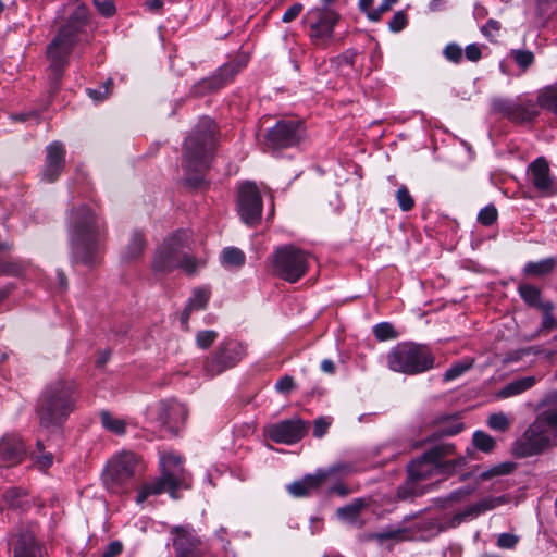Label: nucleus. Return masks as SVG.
<instances>
[{
    "instance_id": "1",
    "label": "nucleus",
    "mask_w": 557,
    "mask_h": 557,
    "mask_svg": "<svg viewBox=\"0 0 557 557\" xmlns=\"http://www.w3.org/2000/svg\"><path fill=\"white\" fill-rule=\"evenodd\" d=\"M88 22L89 12L85 4L77 5L66 18L57 16V34L46 48V58L49 63L47 73L50 92L58 90L63 74L69 66L70 55Z\"/></svg>"
},
{
    "instance_id": "2",
    "label": "nucleus",
    "mask_w": 557,
    "mask_h": 557,
    "mask_svg": "<svg viewBox=\"0 0 557 557\" xmlns=\"http://www.w3.org/2000/svg\"><path fill=\"white\" fill-rule=\"evenodd\" d=\"M69 232L74 258L92 263L104 238V224L88 207L74 208L69 215Z\"/></svg>"
},
{
    "instance_id": "3",
    "label": "nucleus",
    "mask_w": 557,
    "mask_h": 557,
    "mask_svg": "<svg viewBox=\"0 0 557 557\" xmlns=\"http://www.w3.org/2000/svg\"><path fill=\"white\" fill-rule=\"evenodd\" d=\"M215 123L210 117H202L185 140L183 165L186 181L194 187L202 183L203 173L209 168L215 144Z\"/></svg>"
},
{
    "instance_id": "4",
    "label": "nucleus",
    "mask_w": 557,
    "mask_h": 557,
    "mask_svg": "<svg viewBox=\"0 0 557 557\" xmlns=\"http://www.w3.org/2000/svg\"><path fill=\"white\" fill-rule=\"evenodd\" d=\"M186 242L187 234L185 232H177L164 239L154 255V271L168 274L175 269H181L188 275L196 273L203 262L188 253Z\"/></svg>"
},
{
    "instance_id": "5",
    "label": "nucleus",
    "mask_w": 557,
    "mask_h": 557,
    "mask_svg": "<svg viewBox=\"0 0 557 557\" xmlns=\"http://www.w3.org/2000/svg\"><path fill=\"white\" fill-rule=\"evenodd\" d=\"M161 475L151 483L143 485L137 494V504H143L150 495H159L168 492L172 498H176L180 488L189 487V475L182 465V458L174 454H165L161 457Z\"/></svg>"
},
{
    "instance_id": "6",
    "label": "nucleus",
    "mask_w": 557,
    "mask_h": 557,
    "mask_svg": "<svg viewBox=\"0 0 557 557\" xmlns=\"http://www.w3.org/2000/svg\"><path fill=\"white\" fill-rule=\"evenodd\" d=\"M74 383L58 381L49 385L38 403V416L41 426L60 424L74 408Z\"/></svg>"
},
{
    "instance_id": "7",
    "label": "nucleus",
    "mask_w": 557,
    "mask_h": 557,
    "mask_svg": "<svg viewBox=\"0 0 557 557\" xmlns=\"http://www.w3.org/2000/svg\"><path fill=\"white\" fill-rule=\"evenodd\" d=\"M388 368L395 372L416 375L431 370L435 357L425 345L401 343L387 355Z\"/></svg>"
},
{
    "instance_id": "8",
    "label": "nucleus",
    "mask_w": 557,
    "mask_h": 557,
    "mask_svg": "<svg viewBox=\"0 0 557 557\" xmlns=\"http://www.w3.org/2000/svg\"><path fill=\"white\" fill-rule=\"evenodd\" d=\"M454 449L455 446L453 444H441L424 453L423 456L413 460L409 465L408 474L410 480L418 482L432 476L436 472H455L457 468H460L466 463V459L463 457L442 462V459L451 455Z\"/></svg>"
},
{
    "instance_id": "9",
    "label": "nucleus",
    "mask_w": 557,
    "mask_h": 557,
    "mask_svg": "<svg viewBox=\"0 0 557 557\" xmlns=\"http://www.w3.org/2000/svg\"><path fill=\"white\" fill-rule=\"evenodd\" d=\"M311 260L309 252L294 245L278 247L271 257L273 273L289 283H296L307 273Z\"/></svg>"
},
{
    "instance_id": "10",
    "label": "nucleus",
    "mask_w": 557,
    "mask_h": 557,
    "mask_svg": "<svg viewBox=\"0 0 557 557\" xmlns=\"http://www.w3.org/2000/svg\"><path fill=\"white\" fill-rule=\"evenodd\" d=\"M138 462V457L131 451H124L112 457L102 474V481L107 490L115 494L127 492Z\"/></svg>"
},
{
    "instance_id": "11",
    "label": "nucleus",
    "mask_w": 557,
    "mask_h": 557,
    "mask_svg": "<svg viewBox=\"0 0 557 557\" xmlns=\"http://www.w3.org/2000/svg\"><path fill=\"white\" fill-rule=\"evenodd\" d=\"M305 138L301 122L295 120L278 121L264 136L267 149L278 150L298 145Z\"/></svg>"
},
{
    "instance_id": "12",
    "label": "nucleus",
    "mask_w": 557,
    "mask_h": 557,
    "mask_svg": "<svg viewBox=\"0 0 557 557\" xmlns=\"http://www.w3.org/2000/svg\"><path fill=\"white\" fill-rule=\"evenodd\" d=\"M309 25V37L319 47H327L333 39V30L338 15L329 9H311L305 16Z\"/></svg>"
},
{
    "instance_id": "13",
    "label": "nucleus",
    "mask_w": 557,
    "mask_h": 557,
    "mask_svg": "<svg viewBox=\"0 0 557 557\" xmlns=\"http://www.w3.org/2000/svg\"><path fill=\"white\" fill-rule=\"evenodd\" d=\"M262 198L255 183L246 182L238 190L237 210L247 225L259 223L262 216Z\"/></svg>"
},
{
    "instance_id": "14",
    "label": "nucleus",
    "mask_w": 557,
    "mask_h": 557,
    "mask_svg": "<svg viewBox=\"0 0 557 557\" xmlns=\"http://www.w3.org/2000/svg\"><path fill=\"white\" fill-rule=\"evenodd\" d=\"M245 356V348L237 342H224L216 349L211 359L205 361V371L210 376H215L225 370L236 366Z\"/></svg>"
},
{
    "instance_id": "15",
    "label": "nucleus",
    "mask_w": 557,
    "mask_h": 557,
    "mask_svg": "<svg viewBox=\"0 0 557 557\" xmlns=\"http://www.w3.org/2000/svg\"><path fill=\"white\" fill-rule=\"evenodd\" d=\"M555 435L553 431L536 418L517 443L516 451L519 456H533L548 447Z\"/></svg>"
},
{
    "instance_id": "16",
    "label": "nucleus",
    "mask_w": 557,
    "mask_h": 557,
    "mask_svg": "<svg viewBox=\"0 0 557 557\" xmlns=\"http://www.w3.org/2000/svg\"><path fill=\"white\" fill-rule=\"evenodd\" d=\"M527 180L541 196L557 195V180L550 174L549 164L544 157H539L529 164Z\"/></svg>"
},
{
    "instance_id": "17",
    "label": "nucleus",
    "mask_w": 557,
    "mask_h": 557,
    "mask_svg": "<svg viewBox=\"0 0 557 557\" xmlns=\"http://www.w3.org/2000/svg\"><path fill=\"white\" fill-rule=\"evenodd\" d=\"M171 534L177 557H202L206 554L201 540L190 527H174Z\"/></svg>"
},
{
    "instance_id": "18",
    "label": "nucleus",
    "mask_w": 557,
    "mask_h": 557,
    "mask_svg": "<svg viewBox=\"0 0 557 557\" xmlns=\"http://www.w3.org/2000/svg\"><path fill=\"white\" fill-rule=\"evenodd\" d=\"M268 436L275 443L294 444L306 434V426L299 419L284 420L267 428Z\"/></svg>"
},
{
    "instance_id": "19",
    "label": "nucleus",
    "mask_w": 557,
    "mask_h": 557,
    "mask_svg": "<svg viewBox=\"0 0 557 557\" xmlns=\"http://www.w3.org/2000/svg\"><path fill=\"white\" fill-rule=\"evenodd\" d=\"M493 108L510 121L518 123L529 122L537 115L535 106L531 101L495 100Z\"/></svg>"
},
{
    "instance_id": "20",
    "label": "nucleus",
    "mask_w": 557,
    "mask_h": 557,
    "mask_svg": "<svg viewBox=\"0 0 557 557\" xmlns=\"http://www.w3.org/2000/svg\"><path fill=\"white\" fill-rule=\"evenodd\" d=\"M12 545L14 557H44L42 545L36 539V525L21 528Z\"/></svg>"
},
{
    "instance_id": "21",
    "label": "nucleus",
    "mask_w": 557,
    "mask_h": 557,
    "mask_svg": "<svg viewBox=\"0 0 557 557\" xmlns=\"http://www.w3.org/2000/svg\"><path fill=\"white\" fill-rule=\"evenodd\" d=\"M65 165V148L62 143L53 141L46 148V161L41 177L47 183L55 182Z\"/></svg>"
},
{
    "instance_id": "22",
    "label": "nucleus",
    "mask_w": 557,
    "mask_h": 557,
    "mask_svg": "<svg viewBox=\"0 0 557 557\" xmlns=\"http://www.w3.org/2000/svg\"><path fill=\"white\" fill-rule=\"evenodd\" d=\"M335 470H318L313 474H307L301 480L287 486V491L294 497H306L319 490Z\"/></svg>"
},
{
    "instance_id": "23",
    "label": "nucleus",
    "mask_w": 557,
    "mask_h": 557,
    "mask_svg": "<svg viewBox=\"0 0 557 557\" xmlns=\"http://www.w3.org/2000/svg\"><path fill=\"white\" fill-rule=\"evenodd\" d=\"M506 503L505 497H484L479 502L466 507L462 511L456 513L449 522V525L455 528L461 522L474 519L487 510H492Z\"/></svg>"
},
{
    "instance_id": "24",
    "label": "nucleus",
    "mask_w": 557,
    "mask_h": 557,
    "mask_svg": "<svg viewBox=\"0 0 557 557\" xmlns=\"http://www.w3.org/2000/svg\"><path fill=\"white\" fill-rule=\"evenodd\" d=\"M187 410L184 405L172 401L161 403L158 419L163 428L176 434L178 426L184 423Z\"/></svg>"
},
{
    "instance_id": "25",
    "label": "nucleus",
    "mask_w": 557,
    "mask_h": 557,
    "mask_svg": "<svg viewBox=\"0 0 557 557\" xmlns=\"http://www.w3.org/2000/svg\"><path fill=\"white\" fill-rule=\"evenodd\" d=\"M26 448L17 435H5L0 442V466H14L22 461Z\"/></svg>"
},
{
    "instance_id": "26",
    "label": "nucleus",
    "mask_w": 557,
    "mask_h": 557,
    "mask_svg": "<svg viewBox=\"0 0 557 557\" xmlns=\"http://www.w3.org/2000/svg\"><path fill=\"white\" fill-rule=\"evenodd\" d=\"M413 532L411 529L406 527H387L380 532L370 533L367 535V540L376 541L384 543L386 541H393L395 543L411 540Z\"/></svg>"
},
{
    "instance_id": "27",
    "label": "nucleus",
    "mask_w": 557,
    "mask_h": 557,
    "mask_svg": "<svg viewBox=\"0 0 557 557\" xmlns=\"http://www.w3.org/2000/svg\"><path fill=\"white\" fill-rule=\"evenodd\" d=\"M536 380L534 376H525L513 382H510L498 392V397L508 398L511 396L519 395L535 384Z\"/></svg>"
},
{
    "instance_id": "28",
    "label": "nucleus",
    "mask_w": 557,
    "mask_h": 557,
    "mask_svg": "<svg viewBox=\"0 0 557 557\" xmlns=\"http://www.w3.org/2000/svg\"><path fill=\"white\" fill-rule=\"evenodd\" d=\"M145 248L144 235L140 232H134L131 236L128 245L122 252V259L125 262H131L139 258Z\"/></svg>"
},
{
    "instance_id": "29",
    "label": "nucleus",
    "mask_w": 557,
    "mask_h": 557,
    "mask_svg": "<svg viewBox=\"0 0 557 557\" xmlns=\"http://www.w3.org/2000/svg\"><path fill=\"white\" fill-rule=\"evenodd\" d=\"M537 104L557 117V86L542 89L537 96Z\"/></svg>"
},
{
    "instance_id": "30",
    "label": "nucleus",
    "mask_w": 557,
    "mask_h": 557,
    "mask_svg": "<svg viewBox=\"0 0 557 557\" xmlns=\"http://www.w3.org/2000/svg\"><path fill=\"white\" fill-rule=\"evenodd\" d=\"M239 66L234 63H228L222 66L219 74L213 78V82H203L205 86L209 88H221L238 73Z\"/></svg>"
},
{
    "instance_id": "31",
    "label": "nucleus",
    "mask_w": 557,
    "mask_h": 557,
    "mask_svg": "<svg viewBox=\"0 0 557 557\" xmlns=\"http://www.w3.org/2000/svg\"><path fill=\"white\" fill-rule=\"evenodd\" d=\"M100 420H101L102 426L107 431H109L115 435L125 434L127 423L124 419L115 417L108 411H102L100 413Z\"/></svg>"
},
{
    "instance_id": "32",
    "label": "nucleus",
    "mask_w": 557,
    "mask_h": 557,
    "mask_svg": "<svg viewBox=\"0 0 557 557\" xmlns=\"http://www.w3.org/2000/svg\"><path fill=\"white\" fill-rule=\"evenodd\" d=\"M556 261L554 258H547L537 262H529L524 265V273L532 276H542L553 271Z\"/></svg>"
},
{
    "instance_id": "33",
    "label": "nucleus",
    "mask_w": 557,
    "mask_h": 557,
    "mask_svg": "<svg viewBox=\"0 0 557 557\" xmlns=\"http://www.w3.org/2000/svg\"><path fill=\"white\" fill-rule=\"evenodd\" d=\"M30 456L35 466L39 470H47L53 463V455L49 451H45V447L41 441H37L36 449L32 451Z\"/></svg>"
},
{
    "instance_id": "34",
    "label": "nucleus",
    "mask_w": 557,
    "mask_h": 557,
    "mask_svg": "<svg viewBox=\"0 0 557 557\" xmlns=\"http://www.w3.org/2000/svg\"><path fill=\"white\" fill-rule=\"evenodd\" d=\"M222 264L227 268H239L245 263L244 252L235 247L224 248L221 253Z\"/></svg>"
},
{
    "instance_id": "35",
    "label": "nucleus",
    "mask_w": 557,
    "mask_h": 557,
    "mask_svg": "<svg viewBox=\"0 0 557 557\" xmlns=\"http://www.w3.org/2000/svg\"><path fill=\"white\" fill-rule=\"evenodd\" d=\"M474 359L473 358H465L458 362H455L449 367L444 375L443 380L445 382L453 381L459 376H461L463 373H466L468 370H470L473 367Z\"/></svg>"
},
{
    "instance_id": "36",
    "label": "nucleus",
    "mask_w": 557,
    "mask_h": 557,
    "mask_svg": "<svg viewBox=\"0 0 557 557\" xmlns=\"http://www.w3.org/2000/svg\"><path fill=\"white\" fill-rule=\"evenodd\" d=\"M363 506L364 502L362 499H356L354 503L338 508L337 516L344 521L356 522Z\"/></svg>"
},
{
    "instance_id": "37",
    "label": "nucleus",
    "mask_w": 557,
    "mask_h": 557,
    "mask_svg": "<svg viewBox=\"0 0 557 557\" xmlns=\"http://www.w3.org/2000/svg\"><path fill=\"white\" fill-rule=\"evenodd\" d=\"M472 441L473 445L484 453H491L495 447V440L483 431H476Z\"/></svg>"
},
{
    "instance_id": "38",
    "label": "nucleus",
    "mask_w": 557,
    "mask_h": 557,
    "mask_svg": "<svg viewBox=\"0 0 557 557\" xmlns=\"http://www.w3.org/2000/svg\"><path fill=\"white\" fill-rule=\"evenodd\" d=\"M519 294L521 298L529 305L539 308L540 301V289L533 285L523 284L519 286Z\"/></svg>"
},
{
    "instance_id": "39",
    "label": "nucleus",
    "mask_w": 557,
    "mask_h": 557,
    "mask_svg": "<svg viewBox=\"0 0 557 557\" xmlns=\"http://www.w3.org/2000/svg\"><path fill=\"white\" fill-rule=\"evenodd\" d=\"M463 423L458 419L446 418L438 429L441 436H453L460 433L463 430Z\"/></svg>"
},
{
    "instance_id": "40",
    "label": "nucleus",
    "mask_w": 557,
    "mask_h": 557,
    "mask_svg": "<svg viewBox=\"0 0 557 557\" xmlns=\"http://www.w3.org/2000/svg\"><path fill=\"white\" fill-rule=\"evenodd\" d=\"M395 196L397 203L403 211H410L414 207V199L405 185L398 187Z\"/></svg>"
},
{
    "instance_id": "41",
    "label": "nucleus",
    "mask_w": 557,
    "mask_h": 557,
    "mask_svg": "<svg viewBox=\"0 0 557 557\" xmlns=\"http://www.w3.org/2000/svg\"><path fill=\"white\" fill-rule=\"evenodd\" d=\"M539 308L543 312L542 329L550 331L556 327V320L553 315L554 306L550 301L539 305Z\"/></svg>"
},
{
    "instance_id": "42",
    "label": "nucleus",
    "mask_w": 557,
    "mask_h": 557,
    "mask_svg": "<svg viewBox=\"0 0 557 557\" xmlns=\"http://www.w3.org/2000/svg\"><path fill=\"white\" fill-rule=\"evenodd\" d=\"M510 54L518 64V66L521 67L522 70H527L534 62V54L529 50L517 49L512 50Z\"/></svg>"
},
{
    "instance_id": "43",
    "label": "nucleus",
    "mask_w": 557,
    "mask_h": 557,
    "mask_svg": "<svg viewBox=\"0 0 557 557\" xmlns=\"http://www.w3.org/2000/svg\"><path fill=\"white\" fill-rule=\"evenodd\" d=\"M487 425L495 431L504 432L509 428L510 421L504 412H496L488 417Z\"/></svg>"
},
{
    "instance_id": "44",
    "label": "nucleus",
    "mask_w": 557,
    "mask_h": 557,
    "mask_svg": "<svg viewBox=\"0 0 557 557\" xmlns=\"http://www.w3.org/2000/svg\"><path fill=\"white\" fill-rule=\"evenodd\" d=\"M209 300V293L206 289H196L189 298L187 306L193 310H202Z\"/></svg>"
},
{
    "instance_id": "45",
    "label": "nucleus",
    "mask_w": 557,
    "mask_h": 557,
    "mask_svg": "<svg viewBox=\"0 0 557 557\" xmlns=\"http://www.w3.org/2000/svg\"><path fill=\"white\" fill-rule=\"evenodd\" d=\"M373 333L375 337L380 341H387L395 338L397 333L395 332L393 325L387 322L379 323L374 326Z\"/></svg>"
},
{
    "instance_id": "46",
    "label": "nucleus",
    "mask_w": 557,
    "mask_h": 557,
    "mask_svg": "<svg viewBox=\"0 0 557 557\" xmlns=\"http://www.w3.org/2000/svg\"><path fill=\"white\" fill-rule=\"evenodd\" d=\"M513 469H515V465L512 462H503V463L494 466L490 470L483 472L481 474V478L486 480V479H491L493 476L509 474L510 472H512Z\"/></svg>"
},
{
    "instance_id": "47",
    "label": "nucleus",
    "mask_w": 557,
    "mask_h": 557,
    "mask_svg": "<svg viewBox=\"0 0 557 557\" xmlns=\"http://www.w3.org/2000/svg\"><path fill=\"white\" fill-rule=\"evenodd\" d=\"M497 209L493 205H488L479 212L478 221L484 226H490L497 220Z\"/></svg>"
},
{
    "instance_id": "48",
    "label": "nucleus",
    "mask_w": 557,
    "mask_h": 557,
    "mask_svg": "<svg viewBox=\"0 0 557 557\" xmlns=\"http://www.w3.org/2000/svg\"><path fill=\"white\" fill-rule=\"evenodd\" d=\"M218 338V333L212 330L199 331L196 334V343L201 349L209 348Z\"/></svg>"
},
{
    "instance_id": "49",
    "label": "nucleus",
    "mask_w": 557,
    "mask_h": 557,
    "mask_svg": "<svg viewBox=\"0 0 557 557\" xmlns=\"http://www.w3.org/2000/svg\"><path fill=\"white\" fill-rule=\"evenodd\" d=\"M537 419L544 424V426L550 429L553 434L557 430V409H548L537 416Z\"/></svg>"
},
{
    "instance_id": "50",
    "label": "nucleus",
    "mask_w": 557,
    "mask_h": 557,
    "mask_svg": "<svg viewBox=\"0 0 557 557\" xmlns=\"http://www.w3.org/2000/svg\"><path fill=\"white\" fill-rule=\"evenodd\" d=\"M92 3L98 13L104 17H112L116 12L115 4L112 0H92Z\"/></svg>"
},
{
    "instance_id": "51",
    "label": "nucleus",
    "mask_w": 557,
    "mask_h": 557,
    "mask_svg": "<svg viewBox=\"0 0 557 557\" xmlns=\"http://www.w3.org/2000/svg\"><path fill=\"white\" fill-rule=\"evenodd\" d=\"M416 482L417 481L410 480V478L408 476V480L406 481V483L403 484L401 486H399L397 490L398 498L406 500V499L414 496L417 494V490H416V485H414Z\"/></svg>"
},
{
    "instance_id": "52",
    "label": "nucleus",
    "mask_w": 557,
    "mask_h": 557,
    "mask_svg": "<svg viewBox=\"0 0 557 557\" xmlns=\"http://www.w3.org/2000/svg\"><path fill=\"white\" fill-rule=\"evenodd\" d=\"M481 30L486 38L495 41L500 30V24L496 20H488Z\"/></svg>"
},
{
    "instance_id": "53",
    "label": "nucleus",
    "mask_w": 557,
    "mask_h": 557,
    "mask_svg": "<svg viewBox=\"0 0 557 557\" xmlns=\"http://www.w3.org/2000/svg\"><path fill=\"white\" fill-rule=\"evenodd\" d=\"M519 541V537L511 533H502L497 539V546L503 549H512Z\"/></svg>"
},
{
    "instance_id": "54",
    "label": "nucleus",
    "mask_w": 557,
    "mask_h": 557,
    "mask_svg": "<svg viewBox=\"0 0 557 557\" xmlns=\"http://www.w3.org/2000/svg\"><path fill=\"white\" fill-rule=\"evenodd\" d=\"M444 54L447 60L458 63L462 59V49L456 44H449L445 48Z\"/></svg>"
},
{
    "instance_id": "55",
    "label": "nucleus",
    "mask_w": 557,
    "mask_h": 557,
    "mask_svg": "<svg viewBox=\"0 0 557 557\" xmlns=\"http://www.w3.org/2000/svg\"><path fill=\"white\" fill-rule=\"evenodd\" d=\"M407 25V16L404 12L399 11L394 14L389 21L388 26L392 32H400Z\"/></svg>"
},
{
    "instance_id": "56",
    "label": "nucleus",
    "mask_w": 557,
    "mask_h": 557,
    "mask_svg": "<svg viewBox=\"0 0 557 557\" xmlns=\"http://www.w3.org/2000/svg\"><path fill=\"white\" fill-rule=\"evenodd\" d=\"M304 7L301 3H295L289 7L283 14L282 21L284 23L293 22L302 11Z\"/></svg>"
},
{
    "instance_id": "57",
    "label": "nucleus",
    "mask_w": 557,
    "mask_h": 557,
    "mask_svg": "<svg viewBox=\"0 0 557 557\" xmlns=\"http://www.w3.org/2000/svg\"><path fill=\"white\" fill-rule=\"evenodd\" d=\"M123 550V544L120 541L111 542L100 557H117Z\"/></svg>"
},
{
    "instance_id": "58",
    "label": "nucleus",
    "mask_w": 557,
    "mask_h": 557,
    "mask_svg": "<svg viewBox=\"0 0 557 557\" xmlns=\"http://www.w3.org/2000/svg\"><path fill=\"white\" fill-rule=\"evenodd\" d=\"M294 380L288 375L281 377L275 384V388L280 393H288L294 388Z\"/></svg>"
},
{
    "instance_id": "59",
    "label": "nucleus",
    "mask_w": 557,
    "mask_h": 557,
    "mask_svg": "<svg viewBox=\"0 0 557 557\" xmlns=\"http://www.w3.org/2000/svg\"><path fill=\"white\" fill-rule=\"evenodd\" d=\"M21 495H22V491L20 488L14 487V488H10V490L5 491L4 498L10 504V506L20 507L21 503H20L18 498L21 497Z\"/></svg>"
},
{
    "instance_id": "60",
    "label": "nucleus",
    "mask_w": 557,
    "mask_h": 557,
    "mask_svg": "<svg viewBox=\"0 0 557 557\" xmlns=\"http://www.w3.org/2000/svg\"><path fill=\"white\" fill-rule=\"evenodd\" d=\"M466 58L471 62H476L481 59V48L476 44L468 45L465 49Z\"/></svg>"
},
{
    "instance_id": "61",
    "label": "nucleus",
    "mask_w": 557,
    "mask_h": 557,
    "mask_svg": "<svg viewBox=\"0 0 557 557\" xmlns=\"http://www.w3.org/2000/svg\"><path fill=\"white\" fill-rule=\"evenodd\" d=\"M469 494H470V492L468 490H463V488L455 491L443 500V503H444L443 505L446 506L447 504H450V503L460 502L461 499L466 498Z\"/></svg>"
},
{
    "instance_id": "62",
    "label": "nucleus",
    "mask_w": 557,
    "mask_h": 557,
    "mask_svg": "<svg viewBox=\"0 0 557 557\" xmlns=\"http://www.w3.org/2000/svg\"><path fill=\"white\" fill-rule=\"evenodd\" d=\"M112 85V82L111 81H108L106 86H104V91L101 92V90L99 89H88V95L95 99V100H103L104 98H107V96L109 95L110 92V86Z\"/></svg>"
},
{
    "instance_id": "63",
    "label": "nucleus",
    "mask_w": 557,
    "mask_h": 557,
    "mask_svg": "<svg viewBox=\"0 0 557 557\" xmlns=\"http://www.w3.org/2000/svg\"><path fill=\"white\" fill-rule=\"evenodd\" d=\"M329 425H330L329 422H326L322 418H319L318 420H315L314 429H313L314 436H317V437L323 436L324 433L326 432Z\"/></svg>"
},
{
    "instance_id": "64",
    "label": "nucleus",
    "mask_w": 557,
    "mask_h": 557,
    "mask_svg": "<svg viewBox=\"0 0 557 557\" xmlns=\"http://www.w3.org/2000/svg\"><path fill=\"white\" fill-rule=\"evenodd\" d=\"M391 8H385L384 3L382 2L381 5L377 9L371 10L368 12V17L371 21H380L383 13L387 12Z\"/></svg>"
}]
</instances>
